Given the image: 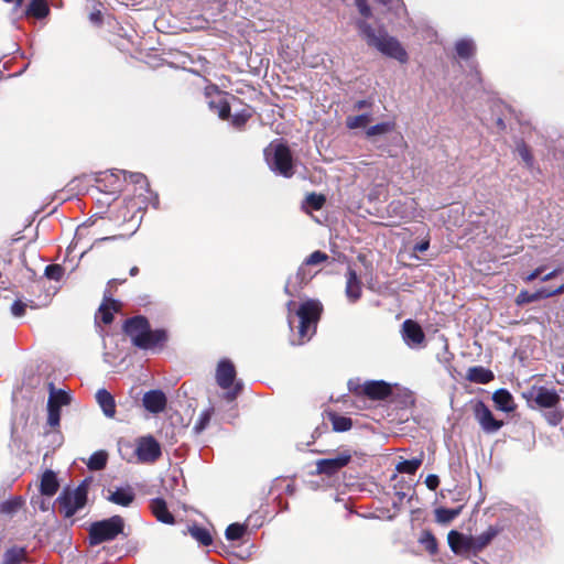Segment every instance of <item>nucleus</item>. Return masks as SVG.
Wrapping results in <instances>:
<instances>
[{
  "label": "nucleus",
  "instance_id": "603ef678",
  "mask_svg": "<svg viewBox=\"0 0 564 564\" xmlns=\"http://www.w3.org/2000/svg\"><path fill=\"white\" fill-rule=\"evenodd\" d=\"M491 538H492L491 533H485V534H481L480 536H478L477 539H475L476 550H480L481 547L487 545L489 543V541L491 540Z\"/></svg>",
  "mask_w": 564,
  "mask_h": 564
},
{
  "label": "nucleus",
  "instance_id": "f257e3e1",
  "mask_svg": "<svg viewBox=\"0 0 564 564\" xmlns=\"http://www.w3.org/2000/svg\"><path fill=\"white\" fill-rule=\"evenodd\" d=\"M357 28L369 46L377 48L383 55L394 58L400 63H406V51L395 37L389 36L382 28L375 30L365 20H359Z\"/></svg>",
  "mask_w": 564,
  "mask_h": 564
},
{
  "label": "nucleus",
  "instance_id": "0eeeda50",
  "mask_svg": "<svg viewBox=\"0 0 564 564\" xmlns=\"http://www.w3.org/2000/svg\"><path fill=\"white\" fill-rule=\"evenodd\" d=\"M70 402V395L64 390H55L51 384L50 397L47 401V423L52 426H58L61 420V408Z\"/></svg>",
  "mask_w": 564,
  "mask_h": 564
},
{
  "label": "nucleus",
  "instance_id": "6e6552de",
  "mask_svg": "<svg viewBox=\"0 0 564 564\" xmlns=\"http://www.w3.org/2000/svg\"><path fill=\"white\" fill-rule=\"evenodd\" d=\"M523 397L539 408L545 409H554L560 402V395L556 391L545 387H532L523 393Z\"/></svg>",
  "mask_w": 564,
  "mask_h": 564
},
{
  "label": "nucleus",
  "instance_id": "20e7f679",
  "mask_svg": "<svg viewBox=\"0 0 564 564\" xmlns=\"http://www.w3.org/2000/svg\"><path fill=\"white\" fill-rule=\"evenodd\" d=\"M322 312V305L317 301L308 300L300 305L296 311L299 317V340L293 344L301 345L308 340L316 330V325Z\"/></svg>",
  "mask_w": 564,
  "mask_h": 564
},
{
  "label": "nucleus",
  "instance_id": "7c9ffc66",
  "mask_svg": "<svg viewBox=\"0 0 564 564\" xmlns=\"http://www.w3.org/2000/svg\"><path fill=\"white\" fill-rule=\"evenodd\" d=\"M475 52V44L470 39H463L456 43V53L462 58L470 57Z\"/></svg>",
  "mask_w": 564,
  "mask_h": 564
},
{
  "label": "nucleus",
  "instance_id": "a19ab883",
  "mask_svg": "<svg viewBox=\"0 0 564 564\" xmlns=\"http://www.w3.org/2000/svg\"><path fill=\"white\" fill-rule=\"evenodd\" d=\"M20 499L6 500L0 503V512L4 514H12L21 508Z\"/></svg>",
  "mask_w": 564,
  "mask_h": 564
},
{
  "label": "nucleus",
  "instance_id": "ea45409f",
  "mask_svg": "<svg viewBox=\"0 0 564 564\" xmlns=\"http://www.w3.org/2000/svg\"><path fill=\"white\" fill-rule=\"evenodd\" d=\"M246 532V527L239 523H232L226 529V538L230 541H236L242 538Z\"/></svg>",
  "mask_w": 564,
  "mask_h": 564
},
{
  "label": "nucleus",
  "instance_id": "39448f33",
  "mask_svg": "<svg viewBox=\"0 0 564 564\" xmlns=\"http://www.w3.org/2000/svg\"><path fill=\"white\" fill-rule=\"evenodd\" d=\"M124 521L120 516L94 522L89 528V542L91 545H98L111 541L122 533Z\"/></svg>",
  "mask_w": 564,
  "mask_h": 564
},
{
  "label": "nucleus",
  "instance_id": "5fc2aeb1",
  "mask_svg": "<svg viewBox=\"0 0 564 564\" xmlns=\"http://www.w3.org/2000/svg\"><path fill=\"white\" fill-rule=\"evenodd\" d=\"M544 271V267H539L534 271H532L530 274L523 278L525 282H532L535 280L542 272Z\"/></svg>",
  "mask_w": 564,
  "mask_h": 564
},
{
  "label": "nucleus",
  "instance_id": "4c0bfd02",
  "mask_svg": "<svg viewBox=\"0 0 564 564\" xmlns=\"http://www.w3.org/2000/svg\"><path fill=\"white\" fill-rule=\"evenodd\" d=\"M23 549L13 547L8 550L3 555V564H20L23 560Z\"/></svg>",
  "mask_w": 564,
  "mask_h": 564
},
{
  "label": "nucleus",
  "instance_id": "c756f323",
  "mask_svg": "<svg viewBox=\"0 0 564 564\" xmlns=\"http://www.w3.org/2000/svg\"><path fill=\"white\" fill-rule=\"evenodd\" d=\"M422 457L413 459H404L397 464L395 469L402 474L413 475L422 465Z\"/></svg>",
  "mask_w": 564,
  "mask_h": 564
},
{
  "label": "nucleus",
  "instance_id": "7ed1b4c3",
  "mask_svg": "<svg viewBox=\"0 0 564 564\" xmlns=\"http://www.w3.org/2000/svg\"><path fill=\"white\" fill-rule=\"evenodd\" d=\"M264 158L271 171L284 177L294 174L293 159L290 149L280 141L271 142L264 149Z\"/></svg>",
  "mask_w": 564,
  "mask_h": 564
},
{
  "label": "nucleus",
  "instance_id": "e433bc0d",
  "mask_svg": "<svg viewBox=\"0 0 564 564\" xmlns=\"http://www.w3.org/2000/svg\"><path fill=\"white\" fill-rule=\"evenodd\" d=\"M419 542L429 551L431 554L436 553L437 542L435 536L430 531H423Z\"/></svg>",
  "mask_w": 564,
  "mask_h": 564
},
{
  "label": "nucleus",
  "instance_id": "dca6fc26",
  "mask_svg": "<svg viewBox=\"0 0 564 564\" xmlns=\"http://www.w3.org/2000/svg\"><path fill=\"white\" fill-rule=\"evenodd\" d=\"M346 296L350 303L357 302L361 297L362 284L356 271L348 267L346 272Z\"/></svg>",
  "mask_w": 564,
  "mask_h": 564
},
{
  "label": "nucleus",
  "instance_id": "3c124183",
  "mask_svg": "<svg viewBox=\"0 0 564 564\" xmlns=\"http://www.w3.org/2000/svg\"><path fill=\"white\" fill-rule=\"evenodd\" d=\"M357 8L359 10V13L364 18H369L371 15V9L367 4L366 0H356Z\"/></svg>",
  "mask_w": 564,
  "mask_h": 564
},
{
  "label": "nucleus",
  "instance_id": "58836bf2",
  "mask_svg": "<svg viewBox=\"0 0 564 564\" xmlns=\"http://www.w3.org/2000/svg\"><path fill=\"white\" fill-rule=\"evenodd\" d=\"M212 414H213V409L212 408L203 411L199 414V416H198V419H197V421H196V423H195V425L193 427V430H194V432L196 434L202 433L207 427V425L210 422Z\"/></svg>",
  "mask_w": 564,
  "mask_h": 564
},
{
  "label": "nucleus",
  "instance_id": "e2e57ef3",
  "mask_svg": "<svg viewBox=\"0 0 564 564\" xmlns=\"http://www.w3.org/2000/svg\"><path fill=\"white\" fill-rule=\"evenodd\" d=\"M4 2H15V7H21L23 0H3Z\"/></svg>",
  "mask_w": 564,
  "mask_h": 564
},
{
  "label": "nucleus",
  "instance_id": "774afa93",
  "mask_svg": "<svg viewBox=\"0 0 564 564\" xmlns=\"http://www.w3.org/2000/svg\"><path fill=\"white\" fill-rule=\"evenodd\" d=\"M289 325L290 327L292 328L293 326V318L291 317V315L289 314Z\"/></svg>",
  "mask_w": 564,
  "mask_h": 564
},
{
  "label": "nucleus",
  "instance_id": "49530a36",
  "mask_svg": "<svg viewBox=\"0 0 564 564\" xmlns=\"http://www.w3.org/2000/svg\"><path fill=\"white\" fill-rule=\"evenodd\" d=\"M545 419L549 424L556 426L563 420V413L557 410H551L545 413Z\"/></svg>",
  "mask_w": 564,
  "mask_h": 564
},
{
  "label": "nucleus",
  "instance_id": "f8f14e48",
  "mask_svg": "<svg viewBox=\"0 0 564 564\" xmlns=\"http://www.w3.org/2000/svg\"><path fill=\"white\" fill-rule=\"evenodd\" d=\"M401 335L404 343L410 348H419L425 340V334L422 327L412 319H406L402 324Z\"/></svg>",
  "mask_w": 564,
  "mask_h": 564
},
{
  "label": "nucleus",
  "instance_id": "2f4dec72",
  "mask_svg": "<svg viewBox=\"0 0 564 564\" xmlns=\"http://www.w3.org/2000/svg\"><path fill=\"white\" fill-rule=\"evenodd\" d=\"M516 151L518 155L521 158V160L524 162L525 166L528 169H532L534 165V159L529 147L523 141H519L517 142Z\"/></svg>",
  "mask_w": 564,
  "mask_h": 564
},
{
  "label": "nucleus",
  "instance_id": "1a4fd4ad",
  "mask_svg": "<svg viewBox=\"0 0 564 564\" xmlns=\"http://www.w3.org/2000/svg\"><path fill=\"white\" fill-rule=\"evenodd\" d=\"M473 410L475 419L484 432L491 434L502 427L503 422L496 420L491 410L482 401H477L474 404Z\"/></svg>",
  "mask_w": 564,
  "mask_h": 564
},
{
  "label": "nucleus",
  "instance_id": "4468645a",
  "mask_svg": "<svg viewBox=\"0 0 564 564\" xmlns=\"http://www.w3.org/2000/svg\"><path fill=\"white\" fill-rule=\"evenodd\" d=\"M166 402V397L161 390L148 391L142 398L143 406L153 414L164 411Z\"/></svg>",
  "mask_w": 564,
  "mask_h": 564
},
{
  "label": "nucleus",
  "instance_id": "cd10ccee",
  "mask_svg": "<svg viewBox=\"0 0 564 564\" xmlns=\"http://www.w3.org/2000/svg\"><path fill=\"white\" fill-rule=\"evenodd\" d=\"M395 123L394 121H386L380 122L378 124L371 126L366 130V137L367 138H373L377 135H382L390 133L394 130Z\"/></svg>",
  "mask_w": 564,
  "mask_h": 564
},
{
  "label": "nucleus",
  "instance_id": "412c9836",
  "mask_svg": "<svg viewBox=\"0 0 564 564\" xmlns=\"http://www.w3.org/2000/svg\"><path fill=\"white\" fill-rule=\"evenodd\" d=\"M96 401L98 405L101 408L102 413L107 417H113L116 414V402L115 398L108 392L106 389H99L96 392Z\"/></svg>",
  "mask_w": 564,
  "mask_h": 564
},
{
  "label": "nucleus",
  "instance_id": "2eb2a0df",
  "mask_svg": "<svg viewBox=\"0 0 564 564\" xmlns=\"http://www.w3.org/2000/svg\"><path fill=\"white\" fill-rule=\"evenodd\" d=\"M236 378V369L231 361L221 360L216 370V381L218 386L228 390L234 384Z\"/></svg>",
  "mask_w": 564,
  "mask_h": 564
},
{
  "label": "nucleus",
  "instance_id": "9d476101",
  "mask_svg": "<svg viewBox=\"0 0 564 564\" xmlns=\"http://www.w3.org/2000/svg\"><path fill=\"white\" fill-rule=\"evenodd\" d=\"M135 454L141 463H153L161 456V446L152 436H143L138 440Z\"/></svg>",
  "mask_w": 564,
  "mask_h": 564
},
{
  "label": "nucleus",
  "instance_id": "0e129e2a",
  "mask_svg": "<svg viewBox=\"0 0 564 564\" xmlns=\"http://www.w3.org/2000/svg\"><path fill=\"white\" fill-rule=\"evenodd\" d=\"M138 272H139V269H138L137 267H133V268H131V269H130V275H131V276L137 275V274H138Z\"/></svg>",
  "mask_w": 564,
  "mask_h": 564
},
{
  "label": "nucleus",
  "instance_id": "5701e85b",
  "mask_svg": "<svg viewBox=\"0 0 564 564\" xmlns=\"http://www.w3.org/2000/svg\"><path fill=\"white\" fill-rule=\"evenodd\" d=\"M547 297H550V295H549V289H546V288H541L533 293H530L528 291H521L516 297V303L518 305H524V304H529V303L536 302V301H540L542 299H547Z\"/></svg>",
  "mask_w": 564,
  "mask_h": 564
},
{
  "label": "nucleus",
  "instance_id": "c9c22d12",
  "mask_svg": "<svg viewBox=\"0 0 564 564\" xmlns=\"http://www.w3.org/2000/svg\"><path fill=\"white\" fill-rule=\"evenodd\" d=\"M330 421L333 424V429L336 432H346L350 430L352 423L349 417L337 415V414H330Z\"/></svg>",
  "mask_w": 564,
  "mask_h": 564
},
{
  "label": "nucleus",
  "instance_id": "052dcab7",
  "mask_svg": "<svg viewBox=\"0 0 564 564\" xmlns=\"http://www.w3.org/2000/svg\"><path fill=\"white\" fill-rule=\"evenodd\" d=\"M90 20H91V22H94V23H100V22H101V14H100V12H99V11H97V12H93V13L90 14Z\"/></svg>",
  "mask_w": 564,
  "mask_h": 564
},
{
  "label": "nucleus",
  "instance_id": "37998d69",
  "mask_svg": "<svg viewBox=\"0 0 564 564\" xmlns=\"http://www.w3.org/2000/svg\"><path fill=\"white\" fill-rule=\"evenodd\" d=\"M251 117V111L250 109H242L241 111L239 112H236L232 118H231V123L234 127L236 128H241L247 121L248 119Z\"/></svg>",
  "mask_w": 564,
  "mask_h": 564
},
{
  "label": "nucleus",
  "instance_id": "bb28decb",
  "mask_svg": "<svg viewBox=\"0 0 564 564\" xmlns=\"http://www.w3.org/2000/svg\"><path fill=\"white\" fill-rule=\"evenodd\" d=\"M209 108L215 111L220 119H227L230 116V106L223 96L212 99L209 101Z\"/></svg>",
  "mask_w": 564,
  "mask_h": 564
},
{
  "label": "nucleus",
  "instance_id": "6ab92c4d",
  "mask_svg": "<svg viewBox=\"0 0 564 564\" xmlns=\"http://www.w3.org/2000/svg\"><path fill=\"white\" fill-rule=\"evenodd\" d=\"M150 509L153 513V516L163 523L166 524H173L174 523V517L169 511L166 502L162 498H155L152 499L150 502Z\"/></svg>",
  "mask_w": 564,
  "mask_h": 564
},
{
  "label": "nucleus",
  "instance_id": "09e8293b",
  "mask_svg": "<svg viewBox=\"0 0 564 564\" xmlns=\"http://www.w3.org/2000/svg\"><path fill=\"white\" fill-rule=\"evenodd\" d=\"M325 199L323 196H319V195H316V194H311L307 196V203L314 208V209H319L322 208L323 204H324Z\"/></svg>",
  "mask_w": 564,
  "mask_h": 564
},
{
  "label": "nucleus",
  "instance_id": "9b49d317",
  "mask_svg": "<svg viewBox=\"0 0 564 564\" xmlns=\"http://www.w3.org/2000/svg\"><path fill=\"white\" fill-rule=\"evenodd\" d=\"M350 459L351 455L347 451L338 453L335 457L318 459L316 462V473L333 476L345 467Z\"/></svg>",
  "mask_w": 564,
  "mask_h": 564
},
{
  "label": "nucleus",
  "instance_id": "c03bdc74",
  "mask_svg": "<svg viewBox=\"0 0 564 564\" xmlns=\"http://www.w3.org/2000/svg\"><path fill=\"white\" fill-rule=\"evenodd\" d=\"M64 274V269L59 264H50L45 268V275L55 281H59Z\"/></svg>",
  "mask_w": 564,
  "mask_h": 564
},
{
  "label": "nucleus",
  "instance_id": "a878e982",
  "mask_svg": "<svg viewBox=\"0 0 564 564\" xmlns=\"http://www.w3.org/2000/svg\"><path fill=\"white\" fill-rule=\"evenodd\" d=\"M50 12L46 0H32L25 11L26 15H32L37 19L45 18Z\"/></svg>",
  "mask_w": 564,
  "mask_h": 564
},
{
  "label": "nucleus",
  "instance_id": "864d4df0",
  "mask_svg": "<svg viewBox=\"0 0 564 564\" xmlns=\"http://www.w3.org/2000/svg\"><path fill=\"white\" fill-rule=\"evenodd\" d=\"M425 485L429 489L435 490L440 485V479L436 475H429L425 479Z\"/></svg>",
  "mask_w": 564,
  "mask_h": 564
},
{
  "label": "nucleus",
  "instance_id": "6e6d98bb",
  "mask_svg": "<svg viewBox=\"0 0 564 564\" xmlns=\"http://www.w3.org/2000/svg\"><path fill=\"white\" fill-rule=\"evenodd\" d=\"M371 101L369 100H358L355 105H354V110H361V109H365V108H370L371 107Z\"/></svg>",
  "mask_w": 564,
  "mask_h": 564
},
{
  "label": "nucleus",
  "instance_id": "4d7b16f0",
  "mask_svg": "<svg viewBox=\"0 0 564 564\" xmlns=\"http://www.w3.org/2000/svg\"><path fill=\"white\" fill-rule=\"evenodd\" d=\"M429 247H430V242L427 240H425V241H422L420 243H416L414 246V250L417 251V252H424V251H426L429 249Z\"/></svg>",
  "mask_w": 564,
  "mask_h": 564
},
{
  "label": "nucleus",
  "instance_id": "473e14b6",
  "mask_svg": "<svg viewBox=\"0 0 564 564\" xmlns=\"http://www.w3.org/2000/svg\"><path fill=\"white\" fill-rule=\"evenodd\" d=\"M370 121H371L370 113L349 116L346 119V127L348 129L365 128Z\"/></svg>",
  "mask_w": 564,
  "mask_h": 564
},
{
  "label": "nucleus",
  "instance_id": "79ce46f5",
  "mask_svg": "<svg viewBox=\"0 0 564 564\" xmlns=\"http://www.w3.org/2000/svg\"><path fill=\"white\" fill-rule=\"evenodd\" d=\"M459 514L458 509H437L436 510V519L438 522H449L454 520Z\"/></svg>",
  "mask_w": 564,
  "mask_h": 564
},
{
  "label": "nucleus",
  "instance_id": "f03ea898",
  "mask_svg": "<svg viewBox=\"0 0 564 564\" xmlns=\"http://www.w3.org/2000/svg\"><path fill=\"white\" fill-rule=\"evenodd\" d=\"M123 329L132 344L140 349L162 348L167 339L165 330H152L148 319L143 316L127 319Z\"/></svg>",
  "mask_w": 564,
  "mask_h": 564
},
{
  "label": "nucleus",
  "instance_id": "8fccbe9b",
  "mask_svg": "<svg viewBox=\"0 0 564 564\" xmlns=\"http://www.w3.org/2000/svg\"><path fill=\"white\" fill-rule=\"evenodd\" d=\"M241 388H242L241 382H236L234 388L225 393V395H224L225 399L228 402L234 401L237 398V395L240 393Z\"/></svg>",
  "mask_w": 564,
  "mask_h": 564
},
{
  "label": "nucleus",
  "instance_id": "c85d7f7f",
  "mask_svg": "<svg viewBox=\"0 0 564 564\" xmlns=\"http://www.w3.org/2000/svg\"><path fill=\"white\" fill-rule=\"evenodd\" d=\"M118 174L122 175L124 181L139 185L140 189H149L148 180L142 173H131L123 170H118Z\"/></svg>",
  "mask_w": 564,
  "mask_h": 564
},
{
  "label": "nucleus",
  "instance_id": "ddd939ff",
  "mask_svg": "<svg viewBox=\"0 0 564 564\" xmlns=\"http://www.w3.org/2000/svg\"><path fill=\"white\" fill-rule=\"evenodd\" d=\"M447 541L451 550L455 554L460 555L468 553L471 550L476 551L475 539L471 536H466L457 531H451L447 535Z\"/></svg>",
  "mask_w": 564,
  "mask_h": 564
},
{
  "label": "nucleus",
  "instance_id": "423d86ee",
  "mask_svg": "<svg viewBox=\"0 0 564 564\" xmlns=\"http://www.w3.org/2000/svg\"><path fill=\"white\" fill-rule=\"evenodd\" d=\"M87 501V487L85 484L75 489L65 488L57 497L56 503L65 518H72Z\"/></svg>",
  "mask_w": 564,
  "mask_h": 564
},
{
  "label": "nucleus",
  "instance_id": "13d9d810",
  "mask_svg": "<svg viewBox=\"0 0 564 564\" xmlns=\"http://www.w3.org/2000/svg\"><path fill=\"white\" fill-rule=\"evenodd\" d=\"M561 271H562V269H555V270L549 272L547 274L543 275L541 280L543 282L550 281L553 278H555Z\"/></svg>",
  "mask_w": 564,
  "mask_h": 564
},
{
  "label": "nucleus",
  "instance_id": "680f3d73",
  "mask_svg": "<svg viewBox=\"0 0 564 564\" xmlns=\"http://www.w3.org/2000/svg\"><path fill=\"white\" fill-rule=\"evenodd\" d=\"M392 2V6L397 9H403V6L402 3L400 2V0H391Z\"/></svg>",
  "mask_w": 564,
  "mask_h": 564
},
{
  "label": "nucleus",
  "instance_id": "bf43d9fd",
  "mask_svg": "<svg viewBox=\"0 0 564 564\" xmlns=\"http://www.w3.org/2000/svg\"><path fill=\"white\" fill-rule=\"evenodd\" d=\"M563 293H564V283L562 285H560L558 288L554 289V290H550L549 289L550 297L555 296V295H560V294H563Z\"/></svg>",
  "mask_w": 564,
  "mask_h": 564
},
{
  "label": "nucleus",
  "instance_id": "a211bd4d",
  "mask_svg": "<svg viewBox=\"0 0 564 564\" xmlns=\"http://www.w3.org/2000/svg\"><path fill=\"white\" fill-rule=\"evenodd\" d=\"M362 392L371 399L381 400L391 393V388L382 380L367 381L362 386Z\"/></svg>",
  "mask_w": 564,
  "mask_h": 564
},
{
  "label": "nucleus",
  "instance_id": "69168bd1",
  "mask_svg": "<svg viewBox=\"0 0 564 564\" xmlns=\"http://www.w3.org/2000/svg\"><path fill=\"white\" fill-rule=\"evenodd\" d=\"M294 305H295V303H294L293 301H290V302L288 303V310H289V312H291V310H292V307H293Z\"/></svg>",
  "mask_w": 564,
  "mask_h": 564
},
{
  "label": "nucleus",
  "instance_id": "338daca9",
  "mask_svg": "<svg viewBox=\"0 0 564 564\" xmlns=\"http://www.w3.org/2000/svg\"><path fill=\"white\" fill-rule=\"evenodd\" d=\"M303 271H304V265L299 269L297 278H300V275L303 273Z\"/></svg>",
  "mask_w": 564,
  "mask_h": 564
},
{
  "label": "nucleus",
  "instance_id": "aec40b11",
  "mask_svg": "<svg viewBox=\"0 0 564 564\" xmlns=\"http://www.w3.org/2000/svg\"><path fill=\"white\" fill-rule=\"evenodd\" d=\"M58 488L59 481L56 474L51 469L45 470L41 477L40 482L41 494L47 497H52L57 492Z\"/></svg>",
  "mask_w": 564,
  "mask_h": 564
},
{
  "label": "nucleus",
  "instance_id": "b1692460",
  "mask_svg": "<svg viewBox=\"0 0 564 564\" xmlns=\"http://www.w3.org/2000/svg\"><path fill=\"white\" fill-rule=\"evenodd\" d=\"M467 378L476 383H488L494 379V373L484 367H473L468 370Z\"/></svg>",
  "mask_w": 564,
  "mask_h": 564
},
{
  "label": "nucleus",
  "instance_id": "393cba45",
  "mask_svg": "<svg viewBox=\"0 0 564 564\" xmlns=\"http://www.w3.org/2000/svg\"><path fill=\"white\" fill-rule=\"evenodd\" d=\"M117 308L118 303L112 300L109 303L101 304L98 313L96 314V321H101L104 324H110L112 322L113 312H116Z\"/></svg>",
  "mask_w": 564,
  "mask_h": 564
},
{
  "label": "nucleus",
  "instance_id": "a18cd8bd",
  "mask_svg": "<svg viewBox=\"0 0 564 564\" xmlns=\"http://www.w3.org/2000/svg\"><path fill=\"white\" fill-rule=\"evenodd\" d=\"M328 259V256L319 250L317 251H314L313 253H311L305 262H304V265H315V264H319L322 262H325L326 260Z\"/></svg>",
  "mask_w": 564,
  "mask_h": 564
},
{
  "label": "nucleus",
  "instance_id": "f704fd0d",
  "mask_svg": "<svg viewBox=\"0 0 564 564\" xmlns=\"http://www.w3.org/2000/svg\"><path fill=\"white\" fill-rule=\"evenodd\" d=\"M191 535L203 545H209L213 542L209 531L200 527H192L189 529Z\"/></svg>",
  "mask_w": 564,
  "mask_h": 564
},
{
  "label": "nucleus",
  "instance_id": "72a5a7b5",
  "mask_svg": "<svg viewBox=\"0 0 564 564\" xmlns=\"http://www.w3.org/2000/svg\"><path fill=\"white\" fill-rule=\"evenodd\" d=\"M107 463V454L104 451H99L94 453L88 462L87 466L90 470H100L106 466Z\"/></svg>",
  "mask_w": 564,
  "mask_h": 564
},
{
  "label": "nucleus",
  "instance_id": "4be33fe9",
  "mask_svg": "<svg viewBox=\"0 0 564 564\" xmlns=\"http://www.w3.org/2000/svg\"><path fill=\"white\" fill-rule=\"evenodd\" d=\"M496 406L503 412H512L514 410L513 398L509 391L500 389L492 395Z\"/></svg>",
  "mask_w": 564,
  "mask_h": 564
},
{
  "label": "nucleus",
  "instance_id": "de8ad7c7",
  "mask_svg": "<svg viewBox=\"0 0 564 564\" xmlns=\"http://www.w3.org/2000/svg\"><path fill=\"white\" fill-rule=\"evenodd\" d=\"M26 308V303L22 302L21 300H17L11 305V313L15 317H21L24 315Z\"/></svg>",
  "mask_w": 564,
  "mask_h": 564
},
{
  "label": "nucleus",
  "instance_id": "f3484780",
  "mask_svg": "<svg viewBox=\"0 0 564 564\" xmlns=\"http://www.w3.org/2000/svg\"><path fill=\"white\" fill-rule=\"evenodd\" d=\"M107 499L118 506L129 507L135 498V494L130 486L116 487L113 490H108Z\"/></svg>",
  "mask_w": 564,
  "mask_h": 564
}]
</instances>
